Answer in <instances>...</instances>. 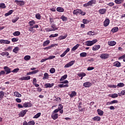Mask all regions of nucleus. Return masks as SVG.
<instances>
[{
	"label": "nucleus",
	"mask_w": 125,
	"mask_h": 125,
	"mask_svg": "<svg viewBox=\"0 0 125 125\" xmlns=\"http://www.w3.org/2000/svg\"><path fill=\"white\" fill-rule=\"evenodd\" d=\"M98 42L97 39H95L92 41H87L85 42V45L87 46H91V45H93L95 43Z\"/></svg>",
	"instance_id": "obj_1"
},
{
	"label": "nucleus",
	"mask_w": 125,
	"mask_h": 125,
	"mask_svg": "<svg viewBox=\"0 0 125 125\" xmlns=\"http://www.w3.org/2000/svg\"><path fill=\"white\" fill-rule=\"evenodd\" d=\"M96 3V0H91L87 3L83 4L84 7H87V6H91L92 4H95Z\"/></svg>",
	"instance_id": "obj_2"
},
{
	"label": "nucleus",
	"mask_w": 125,
	"mask_h": 125,
	"mask_svg": "<svg viewBox=\"0 0 125 125\" xmlns=\"http://www.w3.org/2000/svg\"><path fill=\"white\" fill-rule=\"evenodd\" d=\"M15 2H16L17 5H19L20 6H22V5L25 4V1L23 0H15Z\"/></svg>",
	"instance_id": "obj_3"
},
{
	"label": "nucleus",
	"mask_w": 125,
	"mask_h": 125,
	"mask_svg": "<svg viewBox=\"0 0 125 125\" xmlns=\"http://www.w3.org/2000/svg\"><path fill=\"white\" fill-rule=\"evenodd\" d=\"M110 55L108 54L102 53L100 56V58L102 59H108Z\"/></svg>",
	"instance_id": "obj_4"
},
{
	"label": "nucleus",
	"mask_w": 125,
	"mask_h": 125,
	"mask_svg": "<svg viewBox=\"0 0 125 125\" xmlns=\"http://www.w3.org/2000/svg\"><path fill=\"white\" fill-rule=\"evenodd\" d=\"M75 61H71L64 65V68H69V67L73 66V64H75Z\"/></svg>",
	"instance_id": "obj_5"
},
{
	"label": "nucleus",
	"mask_w": 125,
	"mask_h": 125,
	"mask_svg": "<svg viewBox=\"0 0 125 125\" xmlns=\"http://www.w3.org/2000/svg\"><path fill=\"white\" fill-rule=\"evenodd\" d=\"M51 29H52V31H56L57 30H58V29H59V27H57V26H56V24H55V23H51Z\"/></svg>",
	"instance_id": "obj_6"
},
{
	"label": "nucleus",
	"mask_w": 125,
	"mask_h": 125,
	"mask_svg": "<svg viewBox=\"0 0 125 125\" xmlns=\"http://www.w3.org/2000/svg\"><path fill=\"white\" fill-rule=\"evenodd\" d=\"M5 72H6V75H8L11 73V69L8 66H4L3 68Z\"/></svg>",
	"instance_id": "obj_7"
},
{
	"label": "nucleus",
	"mask_w": 125,
	"mask_h": 125,
	"mask_svg": "<svg viewBox=\"0 0 125 125\" xmlns=\"http://www.w3.org/2000/svg\"><path fill=\"white\" fill-rule=\"evenodd\" d=\"M27 112H28V110L27 109H25V110H22L19 114V117H24V116H25V115H26V113H27Z\"/></svg>",
	"instance_id": "obj_8"
},
{
	"label": "nucleus",
	"mask_w": 125,
	"mask_h": 125,
	"mask_svg": "<svg viewBox=\"0 0 125 125\" xmlns=\"http://www.w3.org/2000/svg\"><path fill=\"white\" fill-rule=\"evenodd\" d=\"M91 85H92V83H90L89 82H85V83H83V86L84 87H90V86H91Z\"/></svg>",
	"instance_id": "obj_9"
},
{
	"label": "nucleus",
	"mask_w": 125,
	"mask_h": 125,
	"mask_svg": "<svg viewBox=\"0 0 125 125\" xmlns=\"http://www.w3.org/2000/svg\"><path fill=\"white\" fill-rule=\"evenodd\" d=\"M0 43H4V44H9L10 43V41L8 40H0Z\"/></svg>",
	"instance_id": "obj_10"
},
{
	"label": "nucleus",
	"mask_w": 125,
	"mask_h": 125,
	"mask_svg": "<svg viewBox=\"0 0 125 125\" xmlns=\"http://www.w3.org/2000/svg\"><path fill=\"white\" fill-rule=\"evenodd\" d=\"M109 24H110V20L109 19H105L104 22V27H107L109 25Z\"/></svg>",
	"instance_id": "obj_11"
},
{
	"label": "nucleus",
	"mask_w": 125,
	"mask_h": 125,
	"mask_svg": "<svg viewBox=\"0 0 125 125\" xmlns=\"http://www.w3.org/2000/svg\"><path fill=\"white\" fill-rule=\"evenodd\" d=\"M51 118L53 120H57V119H58V114L57 113H53L51 115Z\"/></svg>",
	"instance_id": "obj_12"
},
{
	"label": "nucleus",
	"mask_w": 125,
	"mask_h": 125,
	"mask_svg": "<svg viewBox=\"0 0 125 125\" xmlns=\"http://www.w3.org/2000/svg\"><path fill=\"white\" fill-rule=\"evenodd\" d=\"M106 11H107V10L105 8H102L99 10V12L100 14H102V15L105 14Z\"/></svg>",
	"instance_id": "obj_13"
},
{
	"label": "nucleus",
	"mask_w": 125,
	"mask_h": 125,
	"mask_svg": "<svg viewBox=\"0 0 125 125\" xmlns=\"http://www.w3.org/2000/svg\"><path fill=\"white\" fill-rule=\"evenodd\" d=\"M117 42L114 41H109L108 42V45H110V46H114V45H116Z\"/></svg>",
	"instance_id": "obj_14"
},
{
	"label": "nucleus",
	"mask_w": 125,
	"mask_h": 125,
	"mask_svg": "<svg viewBox=\"0 0 125 125\" xmlns=\"http://www.w3.org/2000/svg\"><path fill=\"white\" fill-rule=\"evenodd\" d=\"M55 45L58 46V44H57V43L52 44L50 46H49L48 47H46L44 48V49H51V48H52V47H54V46H55Z\"/></svg>",
	"instance_id": "obj_15"
},
{
	"label": "nucleus",
	"mask_w": 125,
	"mask_h": 125,
	"mask_svg": "<svg viewBox=\"0 0 125 125\" xmlns=\"http://www.w3.org/2000/svg\"><path fill=\"white\" fill-rule=\"evenodd\" d=\"M81 12V9H77L73 11V13L74 15H78V14H80Z\"/></svg>",
	"instance_id": "obj_16"
},
{
	"label": "nucleus",
	"mask_w": 125,
	"mask_h": 125,
	"mask_svg": "<svg viewBox=\"0 0 125 125\" xmlns=\"http://www.w3.org/2000/svg\"><path fill=\"white\" fill-rule=\"evenodd\" d=\"M100 47H101V46H100V45H94V46H93L92 47V50L93 51H95V50H98V49H99V48H100Z\"/></svg>",
	"instance_id": "obj_17"
},
{
	"label": "nucleus",
	"mask_w": 125,
	"mask_h": 125,
	"mask_svg": "<svg viewBox=\"0 0 125 125\" xmlns=\"http://www.w3.org/2000/svg\"><path fill=\"white\" fill-rule=\"evenodd\" d=\"M113 66L114 67H121L122 64H121L119 62L116 61L113 63Z\"/></svg>",
	"instance_id": "obj_18"
},
{
	"label": "nucleus",
	"mask_w": 125,
	"mask_h": 125,
	"mask_svg": "<svg viewBox=\"0 0 125 125\" xmlns=\"http://www.w3.org/2000/svg\"><path fill=\"white\" fill-rule=\"evenodd\" d=\"M109 97H111L112 98H117L118 96H119V95L117 93H114L112 94H109L108 95Z\"/></svg>",
	"instance_id": "obj_19"
},
{
	"label": "nucleus",
	"mask_w": 125,
	"mask_h": 125,
	"mask_svg": "<svg viewBox=\"0 0 125 125\" xmlns=\"http://www.w3.org/2000/svg\"><path fill=\"white\" fill-rule=\"evenodd\" d=\"M28 24H29V26L32 28L35 24H36V21L34 20H32L31 21H30L28 22Z\"/></svg>",
	"instance_id": "obj_20"
},
{
	"label": "nucleus",
	"mask_w": 125,
	"mask_h": 125,
	"mask_svg": "<svg viewBox=\"0 0 125 125\" xmlns=\"http://www.w3.org/2000/svg\"><path fill=\"white\" fill-rule=\"evenodd\" d=\"M97 112L99 116H103L104 114V112L100 109H97Z\"/></svg>",
	"instance_id": "obj_21"
},
{
	"label": "nucleus",
	"mask_w": 125,
	"mask_h": 125,
	"mask_svg": "<svg viewBox=\"0 0 125 125\" xmlns=\"http://www.w3.org/2000/svg\"><path fill=\"white\" fill-rule=\"evenodd\" d=\"M69 95L71 98H73L74 96H76L77 95V92H76L75 91H72L71 93L69 94Z\"/></svg>",
	"instance_id": "obj_22"
},
{
	"label": "nucleus",
	"mask_w": 125,
	"mask_h": 125,
	"mask_svg": "<svg viewBox=\"0 0 125 125\" xmlns=\"http://www.w3.org/2000/svg\"><path fill=\"white\" fill-rule=\"evenodd\" d=\"M54 85V83H52L51 84L49 83H46L45 84V86L46 87V88H50V87H52V86H53Z\"/></svg>",
	"instance_id": "obj_23"
},
{
	"label": "nucleus",
	"mask_w": 125,
	"mask_h": 125,
	"mask_svg": "<svg viewBox=\"0 0 125 125\" xmlns=\"http://www.w3.org/2000/svg\"><path fill=\"white\" fill-rule=\"evenodd\" d=\"M39 72V70H36L33 71L29 72L26 74V75H33V74H37V73Z\"/></svg>",
	"instance_id": "obj_24"
},
{
	"label": "nucleus",
	"mask_w": 125,
	"mask_h": 125,
	"mask_svg": "<svg viewBox=\"0 0 125 125\" xmlns=\"http://www.w3.org/2000/svg\"><path fill=\"white\" fill-rule=\"evenodd\" d=\"M49 43H50V41L46 40V41L43 42V47L47 46V45H48V44H49Z\"/></svg>",
	"instance_id": "obj_25"
},
{
	"label": "nucleus",
	"mask_w": 125,
	"mask_h": 125,
	"mask_svg": "<svg viewBox=\"0 0 125 125\" xmlns=\"http://www.w3.org/2000/svg\"><path fill=\"white\" fill-rule=\"evenodd\" d=\"M60 19H62V21H63L64 22H66V21H68V18L65 17V16L64 15H62L60 18Z\"/></svg>",
	"instance_id": "obj_26"
},
{
	"label": "nucleus",
	"mask_w": 125,
	"mask_h": 125,
	"mask_svg": "<svg viewBox=\"0 0 125 125\" xmlns=\"http://www.w3.org/2000/svg\"><path fill=\"white\" fill-rule=\"evenodd\" d=\"M31 79V76H27V77H23L21 78V81H29V80Z\"/></svg>",
	"instance_id": "obj_27"
},
{
	"label": "nucleus",
	"mask_w": 125,
	"mask_h": 125,
	"mask_svg": "<svg viewBox=\"0 0 125 125\" xmlns=\"http://www.w3.org/2000/svg\"><path fill=\"white\" fill-rule=\"evenodd\" d=\"M0 55H1V56H8V55H9V53H8V52H2L0 53Z\"/></svg>",
	"instance_id": "obj_28"
},
{
	"label": "nucleus",
	"mask_w": 125,
	"mask_h": 125,
	"mask_svg": "<svg viewBox=\"0 0 125 125\" xmlns=\"http://www.w3.org/2000/svg\"><path fill=\"white\" fill-rule=\"evenodd\" d=\"M14 96H16V97H22V95L18 92H15L14 93Z\"/></svg>",
	"instance_id": "obj_29"
},
{
	"label": "nucleus",
	"mask_w": 125,
	"mask_h": 125,
	"mask_svg": "<svg viewBox=\"0 0 125 125\" xmlns=\"http://www.w3.org/2000/svg\"><path fill=\"white\" fill-rule=\"evenodd\" d=\"M118 31H119V27H114L111 29L112 33H117Z\"/></svg>",
	"instance_id": "obj_30"
},
{
	"label": "nucleus",
	"mask_w": 125,
	"mask_h": 125,
	"mask_svg": "<svg viewBox=\"0 0 125 125\" xmlns=\"http://www.w3.org/2000/svg\"><path fill=\"white\" fill-rule=\"evenodd\" d=\"M93 121H97V122H100L101 118L99 116H95L93 118Z\"/></svg>",
	"instance_id": "obj_31"
},
{
	"label": "nucleus",
	"mask_w": 125,
	"mask_h": 125,
	"mask_svg": "<svg viewBox=\"0 0 125 125\" xmlns=\"http://www.w3.org/2000/svg\"><path fill=\"white\" fill-rule=\"evenodd\" d=\"M58 86L59 87H68L69 86V85L68 84H60L58 85Z\"/></svg>",
	"instance_id": "obj_32"
},
{
	"label": "nucleus",
	"mask_w": 125,
	"mask_h": 125,
	"mask_svg": "<svg viewBox=\"0 0 125 125\" xmlns=\"http://www.w3.org/2000/svg\"><path fill=\"white\" fill-rule=\"evenodd\" d=\"M57 11H58V12H64V8L61 7H58L57 8Z\"/></svg>",
	"instance_id": "obj_33"
},
{
	"label": "nucleus",
	"mask_w": 125,
	"mask_h": 125,
	"mask_svg": "<svg viewBox=\"0 0 125 125\" xmlns=\"http://www.w3.org/2000/svg\"><path fill=\"white\" fill-rule=\"evenodd\" d=\"M77 76H78V77H80L81 78H83V77H85V76H86V74L85 73H84V72H81L79 74H78Z\"/></svg>",
	"instance_id": "obj_34"
},
{
	"label": "nucleus",
	"mask_w": 125,
	"mask_h": 125,
	"mask_svg": "<svg viewBox=\"0 0 125 125\" xmlns=\"http://www.w3.org/2000/svg\"><path fill=\"white\" fill-rule=\"evenodd\" d=\"M19 50H20V48H19V47H16L13 50V52H14V53L17 54V53H18Z\"/></svg>",
	"instance_id": "obj_35"
},
{
	"label": "nucleus",
	"mask_w": 125,
	"mask_h": 125,
	"mask_svg": "<svg viewBox=\"0 0 125 125\" xmlns=\"http://www.w3.org/2000/svg\"><path fill=\"white\" fill-rule=\"evenodd\" d=\"M3 96H4V92L3 91H0V100H2Z\"/></svg>",
	"instance_id": "obj_36"
},
{
	"label": "nucleus",
	"mask_w": 125,
	"mask_h": 125,
	"mask_svg": "<svg viewBox=\"0 0 125 125\" xmlns=\"http://www.w3.org/2000/svg\"><path fill=\"white\" fill-rule=\"evenodd\" d=\"M114 2L117 4H121V3L124 2V0H115Z\"/></svg>",
	"instance_id": "obj_37"
},
{
	"label": "nucleus",
	"mask_w": 125,
	"mask_h": 125,
	"mask_svg": "<svg viewBox=\"0 0 125 125\" xmlns=\"http://www.w3.org/2000/svg\"><path fill=\"white\" fill-rule=\"evenodd\" d=\"M67 77L68 75H67V74L62 76L60 80V82H62V81H64V80H66Z\"/></svg>",
	"instance_id": "obj_38"
},
{
	"label": "nucleus",
	"mask_w": 125,
	"mask_h": 125,
	"mask_svg": "<svg viewBox=\"0 0 125 125\" xmlns=\"http://www.w3.org/2000/svg\"><path fill=\"white\" fill-rule=\"evenodd\" d=\"M41 115H42V113L41 112L38 113L33 117V119H38V118H40V117H41Z\"/></svg>",
	"instance_id": "obj_39"
},
{
	"label": "nucleus",
	"mask_w": 125,
	"mask_h": 125,
	"mask_svg": "<svg viewBox=\"0 0 125 125\" xmlns=\"http://www.w3.org/2000/svg\"><path fill=\"white\" fill-rule=\"evenodd\" d=\"M79 46H80V44H77L75 46H74L72 48V51H75V50H76V49H78Z\"/></svg>",
	"instance_id": "obj_40"
},
{
	"label": "nucleus",
	"mask_w": 125,
	"mask_h": 125,
	"mask_svg": "<svg viewBox=\"0 0 125 125\" xmlns=\"http://www.w3.org/2000/svg\"><path fill=\"white\" fill-rule=\"evenodd\" d=\"M12 13H13V10H11L8 13H6L5 16H9V15H11Z\"/></svg>",
	"instance_id": "obj_41"
},
{
	"label": "nucleus",
	"mask_w": 125,
	"mask_h": 125,
	"mask_svg": "<svg viewBox=\"0 0 125 125\" xmlns=\"http://www.w3.org/2000/svg\"><path fill=\"white\" fill-rule=\"evenodd\" d=\"M13 35L15 37H18V36H20V32L19 31H16L13 33Z\"/></svg>",
	"instance_id": "obj_42"
},
{
	"label": "nucleus",
	"mask_w": 125,
	"mask_h": 125,
	"mask_svg": "<svg viewBox=\"0 0 125 125\" xmlns=\"http://www.w3.org/2000/svg\"><path fill=\"white\" fill-rule=\"evenodd\" d=\"M80 57H86L87 54L86 52H83L80 54Z\"/></svg>",
	"instance_id": "obj_43"
},
{
	"label": "nucleus",
	"mask_w": 125,
	"mask_h": 125,
	"mask_svg": "<svg viewBox=\"0 0 125 125\" xmlns=\"http://www.w3.org/2000/svg\"><path fill=\"white\" fill-rule=\"evenodd\" d=\"M23 106L24 108H27L28 107H31V106H29V102H25L23 104Z\"/></svg>",
	"instance_id": "obj_44"
},
{
	"label": "nucleus",
	"mask_w": 125,
	"mask_h": 125,
	"mask_svg": "<svg viewBox=\"0 0 125 125\" xmlns=\"http://www.w3.org/2000/svg\"><path fill=\"white\" fill-rule=\"evenodd\" d=\"M24 59L26 61H28V60H30V59H31V56L29 55H26L24 57Z\"/></svg>",
	"instance_id": "obj_45"
},
{
	"label": "nucleus",
	"mask_w": 125,
	"mask_h": 125,
	"mask_svg": "<svg viewBox=\"0 0 125 125\" xmlns=\"http://www.w3.org/2000/svg\"><path fill=\"white\" fill-rule=\"evenodd\" d=\"M118 95L120 96H122L125 95V90H122L121 91V92L118 93Z\"/></svg>",
	"instance_id": "obj_46"
},
{
	"label": "nucleus",
	"mask_w": 125,
	"mask_h": 125,
	"mask_svg": "<svg viewBox=\"0 0 125 125\" xmlns=\"http://www.w3.org/2000/svg\"><path fill=\"white\" fill-rule=\"evenodd\" d=\"M0 8H6V6L4 3H0Z\"/></svg>",
	"instance_id": "obj_47"
},
{
	"label": "nucleus",
	"mask_w": 125,
	"mask_h": 125,
	"mask_svg": "<svg viewBox=\"0 0 125 125\" xmlns=\"http://www.w3.org/2000/svg\"><path fill=\"white\" fill-rule=\"evenodd\" d=\"M48 73H45L44 74V76L43 77V80H46V79H48Z\"/></svg>",
	"instance_id": "obj_48"
},
{
	"label": "nucleus",
	"mask_w": 125,
	"mask_h": 125,
	"mask_svg": "<svg viewBox=\"0 0 125 125\" xmlns=\"http://www.w3.org/2000/svg\"><path fill=\"white\" fill-rule=\"evenodd\" d=\"M117 86L119 87H124L125 86V83H119L117 84Z\"/></svg>",
	"instance_id": "obj_49"
},
{
	"label": "nucleus",
	"mask_w": 125,
	"mask_h": 125,
	"mask_svg": "<svg viewBox=\"0 0 125 125\" xmlns=\"http://www.w3.org/2000/svg\"><path fill=\"white\" fill-rule=\"evenodd\" d=\"M35 16L37 19L40 20L41 19V18H42V16H41V14L40 13L36 14Z\"/></svg>",
	"instance_id": "obj_50"
},
{
	"label": "nucleus",
	"mask_w": 125,
	"mask_h": 125,
	"mask_svg": "<svg viewBox=\"0 0 125 125\" xmlns=\"http://www.w3.org/2000/svg\"><path fill=\"white\" fill-rule=\"evenodd\" d=\"M28 125H35V121L34 120L30 121L28 123Z\"/></svg>",
	"instance_id": "obj_51"
},
{
	"label": "nucleus",
	"mask_w": 125,
	"mask_h": 125,
	"mask_svg": "<svg viewBox=\"0 0 125 125\" xmlns=\"http://www.w3.org/2000/svg\"><path fill=\"white\" fill-rule=\"evenodd\" d=\"M12 49V46H8L7 48L4 49V51H9Z\"/></svg>",
	"instance_id": "obj_52"
},
{
	"label": "nucleus",
	"mask_w": 125,
	"mask_h": 125,
	"mask_svg": "<svg viewBox=\"0 0 125 125\" xmlns=\"http://www.w3.org/2000/svg\"><path fill=\"white\" fill-rule=\"evenodd\" d=\"M55 19V18H49V21H50V23L51 24H52V23H54V20Z\"/></svg>",
	"instance_id": "obj_53"
},
{
	"label": "nucleus",
	"mask_w": 125,
	"mask_h": 125,
	"mask_svg": "<svg viewBox=\"0 0 125 125\" xmlns=\"http://www.w3.org/2000/svg\"><path fill=\"white\" fill-rule=\"evenodd\" d=\"M50 73H51V74H54V73H55V68H51L50 70Z\"/></svg>",
	"instance_id": "obj_54"
},
{
	"label": "nucleus",
	"mask_w": 125,
	"mask_h": 125,
	"mask_svg": "<svg viewBox=\"0 0 125 125\" xmlns=\"http://www.w3.org/2000/svg\"><path fill=\"white\" fill-rule=\"evenodd\" d=\"M56 37H58V34H51L49 38H55Z\"/></svg>",
	"instance_id": "obj_55"
},
{
	"label": "nucleus",
	"mask_w": 125,
	"mask_h": 125,
	"mask_svg": "<svg viewBox=\"0 0 125 125\" xmlns=\"http://www.w3.org/2000/svg\"><path fill=\"white\" fill-rule=\"evenodd\" d=\"M107 5H108V6L112 7V6H114V5H115V3L113 2H111L107 3Z\"/></svg>",
	"instance_id": "obj_56"
},
{
	"label": "nucleus",
	"mask_w": 125,
	"mask_h": 125,
	"mask_svg": "<svg viewBox=\"0 0 125 125\" xmlns=\"http://www.w3.org/2000/svg\"><path fill=\"white\" fill-rule=\"evenodd\" d=\"M83 24H87V23H89V20L83 19Z\"/></svg>",
	"instance_id": "obj_57"
},
{
	"label": "nucleus",
	"mask_w": 125,
	"mask_h": 125,
	"mask_svg": "<svg viewBox=\"0 0 125 125\" xmlns=\"http://www.w3.org/2000/svg\"><path fill=\"white\" fill-rule=\"evenodd\" d=\"M19 68H15L12 71V73H18L19 72Z\"/></svg>",
	"instance_id": "obj_58"
},
{
	"label": "nucleus",
	"mask_w": 125,
	"mask_h": 125,
	"mask_svg": "<svg viewBox=\"0 0 125 125\" xmlns=\"http://www.w3.org/2000/svg\"><path fill=\"white\" fill-rule=\"evenodd\" d=\"M80 14H81V15H83V16H84V15H85V14H86V13H85V12H83V10H80Z\"/></svg>",
	"instance_id": "obj_59"
},
{
	"label": "nucleus",
	"mask_w": 125,
	"mask_h": 125,
	"mask_svg": "<svg viewBox=\"0 0 125 125\" xmlns=\"http://www.w3.org/2000/svg\"><path fill=\"white\" fill-rule=\"evenodd\" d=\"M19 39L16 38H14L12 39V42H18Z\"/></svg>",
	"instance_id": "obj_60"
},
{
	"label": "nucleus",
	"mask_w": 125,
	"mask_h": 125,
	"mask_svg": "<svg viewBox=\"0 0 125 125\" xmlns=\"http://www.w3.org/2000/svg\"><path fill=\"white\" fill-rule=\"evenodd\" d=\"M60 111L62 110V109H63V105L60 104H59V107L58 108Z\"/></svg>",
	"instance_id": "obj_61"
},
{
	"label": "nucleus",
	"mask_w": 125,
	"mask_h": 125,
	"mask_svg": "<svg viewBox=\"0 0 125 125\" xmlns=\"http://www.w3.org/2000/svg\"><path fill=\"white\" fill-rule=\"evenodd\" d=\"M55 56H50L48 58V60H51V59H54Z\"/></svg>",
	"instance_id": "obj_62"
},
{
	"label": "nucleus",
	"mask_w": 125,
	"mask_h": 125,
	"mask_svg": "<svg viewBox=\"0 0 125 125\" xmlns=\"http://www.w3.org/2000/svg\"><path fill=\"white\" fill-rule=\"evenodd\" d=\"M109 87H113V88H116L117 87V85H114V84H109L108 85Z\"/></svg>",
	"instance_id": "obj_63"
},
{
	"label": "nucleus",
	"mask_w": 125,
	"mask_h": 125,
	"mask_svg": "<svg viewBox=\"0 0 125 125\" xmlns=\"http://www.w3.org/2000/svg\"><path fill=\"white\" fill-rule=\"evenodd\" d=\"M35 28H39V24H35L34 26L32 27H30V29H34Z\"/></svg>",
	"instance_id": "obj_64"
}]
</instances>
